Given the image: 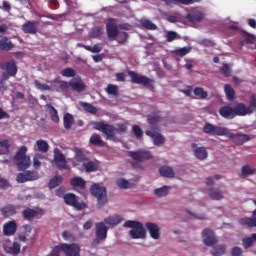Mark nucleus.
I'll use <instances>...</instances> for the list:
<instances>
[{"label": "nucleus", "mask_w": 256, "mask_h": 256, "mask_svg": "<svg viewBox=\"0 0 256 256\" xmlns=\"http://www.w3.org/2000/svg\"><path fill=\"white\" fill-rule=\"evenodd\" d=\"M0 69L4 71L0 77V91H7V88L5 87V81H9L11 77H17V62L15 60L3 62L0 64Z\"/></svg>", "instance_id": "f257e3e1"}, {"label": "nucleus", "mask_w": 256, "mask_h": 256, "mask_svg": "<svg viewBox=\"0 0 256 256\" xmlns=\"http://www.w3.org/2000/svg\"><path fill=\"white\" fill-rule=\"evenodd\" d=\"M61 252L66 256H81V246L77 243H62L52 248L50 256H61Z\"/></svg>", "instance_id": "f03ea898"}, {"label": "nucleus", "mask_w": 256, "mask_h": 256, "mask_svg": "<svg viewBox=\"0 0 256 256\" xmlns=\"http://www.w3.org/2000/svg\"><path fill=\"white\" fill-rule=\"evenodd\" d=\"M12 161H14L18 171L29 169L31 167V157L27 155V146H21L13 156Z\"/></svg>", "instance_id": "7ed1b4c3"}, {"label": "nucleus", "mask_w": 256, "mask_h": 256, "mask_svg": "<svg viewBox=\"0 0 256 256\" xmlns=\"http://www.w3.org/2000/svg\"><path fill=\"white\" fill-rule=\"evenodd\" d=\"M219 115L224 119H235L245 117V104L238 103L235 106H223L219 109Z\"/></svg>", "instance_id": "20e7f679"}, {"label": "nucleus", "mask_w": 256, "mask_h": 256, "mask_svg": "<svg viewBox=\"0 0 256 256\" xmlns=\"http://www.w3.org/2000/svg\"><path fill=\"white\" fill-rule=\"evenodd\" d=\"M123 227H128L131 229L129 231V235L131 239H145L147 237V231H145V227L143 223L135 220H127Z\"/></svg>", "instance_id": "39448f33"}, {"label": "nucleus", "mask_w": 256, "mask_h": 256, "mask_svg": "<svg viewBox=\"0 0 256 256\" xmlns=\"http://www.w3.org/2000/svg\"><path fill=\"white\" fill-rule=\"evenodd\" d=\"M90 193L97 199V208L101 209L105 203H107V189L99 184H92L90 187Z\"/></svg>", "instance_id": "423d86ee"}, {"label": "nucleus", "mask_w": 256, "mask_h": 256, "mask_svg": "<svg viewBox=\"0 0 256 256\" xmlns=\"http://www.w3.org/2000/svg\"><path fill=\"white\" fill-rule=\"evenodd\" d=\"M128 75L131 78V83H135L136 85H143V87L150 89V91L155 89V82L151 78L147 76H141L137 74V72L131 70L128 71Z\"/></svg>", "instance_id": "0eeeda50"}, {"label": "nucleus", "mask_w": 256, "mask_h": 256, "mask_svg": "<svg viewBox=\"0 0 256 256\" xmlns=\"http://www.w3.org/2000/svg\"><path fill=\"white\" fill-rule=\"evenodd\" d=\"M63 199L66 205L75 208L76 211H83V209H87V204L85 202H79L77 195L73 193L64 194Z\"/></svg>", "instance_id": "6e6552de"}, {"label": "nucleus", "mask_w": 256, "mask_h": 256, "mask_svg": "<svg viewBox=\"0 0 256 256\" xmlns=\"http://www.w3.org/2000/svg\"><path fill=\"white\" fill-rule=\"evenodd\" d=\"M94 129L96 131H100L106 135V139H113L115 134L117 133V128L115 126L104 123V122H96L94 125Z\"/></svg>", "instance_id": "1a4fd4ad"}, {"label": "nucleus", "mask_w": 256, "mask_h": 256, "mask_svg": "<svg viewBox=\"0 0 256 256\" xmlns=\"http://www.w3.org/2000/svg\"><path fill=\"white\" fill-rule=\"evenodd\" d=\"M70 185L74 191L80 195H87V181L80 176H74L70 179Z\"/></svg>", "instance_id": "9d476101"}, {"label": "nucleus", "mask_w": 256, "mask_h": 256, "mask_svg": "<svg viewBox=\"0 0 256 256\" xmlns=\"http://www.w3.org/2000/svg\"><path fill=\"white\" fill-rule=\"evenodd\" d=\"M203 133H206V135L223 137L227 135V128L217 126L211 123H206L203 127Z\"/></svg>", "instance_id": "9b49d317"}, {"label": "nucleus", "mask_w": 256, "mask_h": 256, "mask_svg": "<svg viewBox=\"0 0 256 256\" xmlns=\"http://www.w3.org/2000/svg\"><path fill=\"white\" fill-rule=\"evenodd\" d=\"M45 215V210L43 208L36 207L26 208L22 211V216L26 219V221H32V219H39Z\"/></svg>", "instance_id": "f8f14e48"}, {"label": "nucleus", "mask_w": 256, "mask_h": 256, "mask_svg": "<svg viewBox=\"0 0 256 256\" xmlns=\"http://www.w3.org/2000/svg\"><path fill=\"white\" fill-rule=\"evenodd\" d=\"M128 157H131V159L138 161L139 163H143V161H147L148 159H153V155L147 150L129 151Z\"/></svg>", "instance_id": "ddd939ff"}, {"label": "nucleus", "mask_w": 256, "mask_h": 256, "mask_svg": "<svg viewBox=\"0 0 256 256\" xmlns=\"http://www.w3.org/2000/svg\"><path fill=\"white\" fill-rule=\"evenodd\" d=\"M226 137L228 139H231L232 142H234L235 145H245V143H248V141H251V136L243 133H231L226 132Z\"/></svg>", "instance_id": "4468645a"}, {"label": "nucleus", "mask_w": 256, "mask_h": 256, "mask_svg": "<svg viewBox=\"0 0 256 256\" xmlns=\"http://www.w3.org/2000/svg\"><path fill=\"white\" fill-rule=\"evenodd\" d=\"M106 31L109 39H115L119 35V26L114 18H109L106 21Z\"/></svg>", "instance_id": "2eb2a0df"}, {"label": "nucleus", "mask_w": 256, "mask_h": 256, "mask_svg": "<svg viewBox=\"0 0 256 256\" xmlns=\"http://www.w3.org/2000/svg\"><path fill=\"white\" fill-rule=\"evenodd\" d=\"M202 238L207 247L217 245V237H215V232L209 228L203 230Z\"/></svg>", "instance_id": "dca6fc26"}, {"label": "nucleus", "mask_w": 256, "mask_h": 256, "mask_svg": "<svg viewBox=\"0 0 256 256\" xmlns=\"http://www.w3.org/2000/svg\"><path fill=\"white\" fill-rule=\"evenodd\" d=\"M54 163L60 170L67 169V160L59 148L54 149Z\"/></svg>", "instance_id": "f3484780"}, {"label": "nucleus", "mask_w": 256, "mask_h": 256, "mask_svg": "<svg viewBox=\"0 0 256 256\" xmlns=\"http://www.w3.org/2000/svg\"><path fill=\"white\" fill-rule=\"evenodd\" d=\"M145 227L148 231V233H150V237L152 239H161V233L159 232L160 229H159V226L156 224V223H153V222H147L145 224Z\"/></svg>", "instance_id": "a211bd4d"}, {"label": "nucleus", "mask_w": 256, "mask_h": 256, "mask_svg": "<svg viewBox=\"0 0 256 256\" xmlns=\"http://www.w3.org/2000/svg\"><path fill=\"white\" fill-rule=\"evenodd\" d=\"M145 133L148 137H151L153 139V143L157 147H161V145H165V137H163V135H161L159 132L147 130Z\"/></svg>", "instance_id": "6ab92c4d"}, {"label": "nucleus", "mask_w": 256, "mask_h": 256, "mask_svg": "<svg viewBox=\"0 0 256 256\" xmlns=\"http://www.w3.org/2000/svg\"><path fill=\"white\" fill-rule=\"evenodd\" d=\"M22 31L28 35L37 34V22L27 21L22 25Z\"/></svg>", "instance_id": "aec40b11"}, {"label": "nucleus", "mask_w": 256, "mask_h": 256, "mask_svg": "<svg viewBox=\"0 0 256 256\" xmlns=\"http://www.w3.org/2000/svg\"><path fill=\"white\" fill-rule=\"evenodd\" d=\"M3 233L6 237H11L14 233H17V222L10 221L4 224Z\"/></svg>", "instance_id": "412c9836"}, {"label": "nucleus", "mask_w": 256, "mask_h": 256, "mask_svg": "<svg viewBox=\"0 0 256 256\" xmlns=\"http://www.w3.org/2000/svg\"><path fill=\"white\" fill-rule=\"evenodd\" d=\"M107 231H109V228H107L104 222L96 223V237L98 239H107Z\"/></svg>", "instance_id": "4be33fe9"}, {"label": "nucleus", "mask_w": 256, "mask_h": 256, "mask_svg": "<svg viewBox=\"0 0 256 256\" xmlns=\"http://www.w3.org/2000/svg\"><path fill=\"white\" fill-rule=\"evenodd\" d=\"M166 5H193L195 3H201L203 0H161Z\"/></svg>", "instance_id": "5701e85b"}, {"label": "nucleus", "mask_w": 256, "mask_h": 256, "mask_svg": "<svg viewBox=\"0 0 256 256\" xmlns=\"http://www.w3.org/2000/svg\"><path fill=\"white\" fill-rule=\"evenodd\" d=\"M186 19L193 24L201 23V21H203V13L199 11H192L187 14Z\"/></svg>", "instance_id": "b1692460"}, {"label": "nucleus", "mask_w": 256, "mask_h": 256, "mask_svg": "<svg viewBox=\"0 0 256 256\" xmlns=\"http://www.w3.org/2000/svg\"><path fill=\"white\" fill-rule=\"evenodd\" d=\"M255 111H256V94H252L250 96L249 106H246L244 104V112H245V115H252V113H255Z\"/></svg>", "instance_id": "393cba45"}, {"label": "nucleus", "mask_w": 256, "mask_h": 256, "mask_svg": "<svg viewBox=\"0 0 256 256\" xmlns=\"http://www.w3.org/2000/svg\"><path fill=\"white\" fill-rule=\"evenodd\" d=\"M90 145H94V147H105V141L101 139V135L94 133L91 135L89 139Z\"/></svg>", "instance_id": "a878e982"}, {"label": "nucleus", "mask_w": 256, "mask_h": 256, "mask_svg": "<svg viewBox=\"0 0 256 256\" xmlns=\"http://www.w3.org/2000/svg\"><path fill=\"white\" fill-rule=\"evenodd\" d=\"M192 149H195L194 154H195V157H197V159H200V160L207 159V150L204 147L197 148V144L193 143Z\"/></svg>", "instance_id": "bb28decb"}, {"label": "nucleus", "mask_w": 256, "mask_h": 256, "mask_svg": "<svg viewBox=\"0 0 256 256\" xmlns=\"http://www.w3.org/2000/svg\"><path fill=\"white\" fill-rule=\"evenodd\" d=\"M208 195L210 197V199H212L213 201H221V199H223V191L217 189V188H210L208 190Z\"/></svg>", "instance_id": "cd10ccee"}, {"label": "nucleus", "mask_w": 256, "mask_h": 256, "mask_svg": "<svg viewBox=\"0 0 256 256\" xmlns=\"http://www.w3.org/2000/svg\"><path fill=\"white\" fill-rule=\"evenodd\" d=\"M123 221V218L121 216H110L104 219V224L110 225L111 227H117L121 222Z\"/></svg>", "instance_id": "c85d7f7f"}, {"label": "nucleus", "mask_w": 256, "mask_h": 256, "mask_svg": "<svg viewBox=\"0 0 256 256\" xmlns=\"http://www.w3.org/2000/svg\"><path fill=\"white\" fill-rule=\"evenodd\" d=\"M159 173L162 177H167L168 179H173V177H175V171L169 166H161Z\"/></svg>", "instance_id": "c756f323"}, {"label": "nucleus", "mask_w": 256, "mask_h": 256, "mask_svg": "<svg viewBox=\"0 0 256 256\" xmlns=\"http://www.w3.org/2000/svg\"><path fill=\"white\" fill-rule=\"evenodd\" d=\"M69 85L73 91H77V93H81L82 91H85V83H83V80L78 81H71L69 82Z\"/></svg>", "instance_id": "7c9ffc66"}, {"label": "nucleus", "mask_w": 256, "mask_h": 256, "mask_svg": "<svg viewBox=\"0 0 256 256\" xmlns=\"http://www.w3.org/2000/svg\"><path fill=\"white\" fill-rule=\"evenodd\" d=\"M75 123V118L70 113H66L63 116V126L64 129H71L73 127V124Z\"/></svg>", "instance_id": "2f4dec72"}, {"label": "nucleus", "mask_w": 256, "mask_h": 256, "mask_svg": "<svg viewBox=\"0 0 256 256\" xmlns=\"http://www.w3.org/2000/svg\"><path fill=\"white\" fill-rule=\"evenodd\" d=\"M14 45L11 41H9V38L7 37H1L0 38V49L2 51H11L13 49Z\"/></svg>", "instance_id": "473e14b6"}, {"label": "nucleus", "mask_w": 256, "mask_h": 256, "mask_svg": "<svg viewBox=\"0 0 256 256\" xmlns=\"http://www.w3.org/2000/svg\"><path fill=\"white\" fill-rule=\"evenodd\" d=\"M83 167L86 171V173H94L99 169V166H97V163L91 161V160H86L83 164Z\"/></svg>", "instance_id": "72a5a7b5"}, {"label": "nucleus", "mask_w": 256, "mask_h": 256, "mask_svg": "<svg viewBox=\"0 0 256 256\" xmlns=\"http://www.w3.org/2000/svg\"><path fill=\"white\" fill-rule=\"evenodd\" d=\"M5 251L10 255H19L21 253V245L18 242H14L12 246H6Z\"/></svg>", "instance_id": "f704fd0d"}, {"label": "nucleus", "mask_w": 256, "mask_h": 256, "mask_svg": "<svg viewBox=\"0 0 256 256\" xmlns=\"http://www.w3.org/2000/svg\"><path fill=\"white\" fill-rule=\"evenodd\" d=\"M1 213L4 217H11L17 214V209L14 205H8L1 209Z\"/></svg>", "instance_id": "c9c22d12"}, {"label": "nucleus", "mask_w": 256, "mask_h": 256, "mask_svg": "<svg viewBox=\"0 0 256 256\" xmlns=\"http://www.w3.org/2000/svg\"><path fill=\"white\" fill-rule=\"evenodd\" d=\"M63 183V176L57 175L50 179L48 183L49 189H55V187H59Z\"/></svg>", "instance_id": "e433bc0d"}, {"label": "nucleus", "mask_w": 256, "mask_h": 256, "mask_svg": "<svg viewBox=\"0 0 256 256\" xmlns=\"http://www.w3.org/2000/svg\"><path fill=\"white\" fill-rule=\"evenodd\" d=\"M241 35L245 43H248V45H253V43L256 42V36L254 34H251L245 30H241Z\"/></svg>", "instance_id": "4c0bfd02"}, {"label": "nucleus", "mask_w": 256, "mask_h": 256, "mask_svg": "<svg viewBox=\"0 0 256 256\" xmlns=\"http://www.w3.org/2000/svg\"><path fill=\"white\" fill-rule=\"evenodd\" d=\"M140 25H142V27L144 29H147L148 31H157V25H155V23H152L151 20L142 19L140 20Z\"/></svg>", "instance_id": "58836bf2"}, {"label": "nucleus", "mask_w": 256, "mask_h": 256, "mask_svg": "<svg viewBox=\"0 0 256 256\" xmlns=\"http://www.w3.org/2000/svg\"><path fill=\"white\" fill-rule=\"evenodd\" d=\"M169 189H171V186H162L161 188H156L154 190V195H156V197H167V195H169Z\"/></svg>", "instance_id": "ea45409f"}, {"label": "nucleus", "mask_w": 256, "mask_h": 256, "mask_svg": "<svg viewBox=\"0 0 256 256\" xmlns=\"http://www.w3.org/2000/svg\"><path fill=\"white\" fill-rule=\"evenodd\" d=\"M36 147L40 153H47L49 151V143L45 140H37Z\"/></svg>", "instance_id": "a19ab883"}, {"label": "nucleus", "mask_w": 256, "mask_h": 256, "mask_svg": "<svg viewBox=\"0 0 256 256\" xmlns=\"http://www.w3.org/2000/svg\"><path fill=\"white\" fill-rule=\"evenodd\" d=\"M80 107H83V109H84V111H86V113H91L92 115L97 114V107L93 106L90 103L80 102Z\"/></svg>", "instance_id": "79ce46f5"}, {"label": "nucleus", "mask_w": 256, "mask_h": 256, "mask_svg": "<svg viewBox=\"0 0 256 256\" xmlns=\"http://www.w3.org/2000/svg\"><path fill=\"white\" fill-rule=\"evenodd\" d=\"M0 155L9 154V149H11V144H9V140H0Z\"/></svg>", "instance_id": "37998d69"}, {"label": "nucleus", "mask_w": 256, "mask_h": 256, "mask_svg": "<svg viewBox=\"0 0 256 256\" xmlns=\"http://www.w3.org/2000/svg\"><path fill=\"white\" fill-rule=\"evenodd\" d=\"M254 241H256V233L252 234L251 237L243 238L242 245L244 249H249V247H252Z\"/></svg>", "instance_id": "c03bdc74"}, {"label": "nucleus", "mask_w": 256, "mask_h": 256, "mask_svg": "<svg viewBox=\"0 0 256 256\" xmlns=\"http://www.w3.org/2000/svg\"><path fill=\"white\" fill-rule=\"evenodd\" d=\"M75 160L78 163H82V164L87 161V156L85 155L83 150H81L79 148L75 149Z\"/></svg>", "instance_id": "a18cd8bd"}, {"label": "nucleus", "mask_w": 256, "mask_h": 256, "mask_svg": "<svg viewBox=\"0 0 256 256\" xmlns=\"http://www.w3.org/2000/svg\"><path fill=\"white\" fill-rule=\"evenodd\" d=\"M105 91L106 93H108V95H113L114 97H117V95H119V86L115 84H108L105 88Z\"/></svg>", "instance_id": "49530a36"}, {"label": "nucleus", "mask_w": 256, "mask_h": 256, "mask_svg": "<svg viewBox=\"0 0 256 256\" xmlns=\"http://www.w3.org/2000/svg\"><path fill=\"white\" fill-rule=\"evenodd\" d=\"M193 93L196 97H198V99H205L209 96V93L201 87H195Z\"/></svg>", "instance_id": "de8ad7c7"}, {"label": "nucleus", "mask_w": 256, "mask_h": 256, "mask_svg": "<svg viewBox=\"0 0 256 256\" xmlns=\"http://www.w3.org/2000/svg\"><path fill=\"white\" fill-rule=\"evenodd\" d=\"M224 91L226 93V97L228 101H233L235 99V90L231 87L230 84H226L224 87Z\"/></svg>", "instance_id": "09e8293b"}, {"label": "nucleus", "mask_w": 256, "mask_h": 256, "mask_svg": "<svg viewBox=\"0 0 256 256\" xmlns=\"http://www.w3.org/2000/svg\"><path fill=\"white\" fill-rule=\"evenodd\" d=\"M256 169L250 165H245L241 170V177H247L248 175H255Z\"/></svg>", "instance_id": "8fccbe9b"}, {"label": "nucleus", "mask_w": 256, "mask_h": 256, "mask_svg": "<svg viewBox=\"0 0 256 256\" xmlns=\"http://www.w3.org/2000/svg\"><path fill=\"white\" fill-rule=\"evenodd\" d=\"M225 245L220 244L214 246L213 250H211V255L213 256H219V255H225Z\"/></svg>", "instance_id": "3c124183"}, {"label": "nucleus", "mask_w": 256, "mask_h": 256, "mask_svg": "<svg viewBox=\"0 0 256 256\" xmlns=\"http://www.w3.org/2000/svg\"><path fill=\"white\" fill-rule=\"evenodd\" d=\"M24 174L27 181H37V179H39V173H37L36 171L28 170L24 172Z\"/></svg>", "instance_id": "603ef678"}, {"label": "nucleus", "mask_w": 256, "mask_h": 256, "mask_svg": "<svg viewBox=\"0 0 256 256\" xmlns=\"http://www.w3.org/2000/svg\"><path fill=\"white\" fill-rule=\"evenodd\" d=\"M190 52H191V47H183L175 50V54L178 57H185V55H188Z\"/></svg>", "instance_id": "864d4df0"}, {"label": "nucleus", "mask_w": 256, "mask_h": 256, "mask_svg": "<svg viewBox=\"0 0 256 256\" xmlns=\"http://www.w3.org/2000/svg\"><path fill=\"white\" fill-rule=\"evenodd\" d=\"M34 85L36 89H39V91H51V86L43 84L39 80H35Z\"/></svg>", "instance_id": "5fc2aeb1"}, {"label": "nucleus", "mask_w": 256, "mask_h": 256, "mask_svg": "<svg viewBox=\"0 0 256 256\" xmlns=\"http://www.w3.org/2000/svg\"><path fill=\"white\" fill-rule=\"evenodd\" d=\"M117 186L120 189H129L131 187V183H129V181L125 180V178H120L117 180Z\"/></svg>", "instance_id": "6e6d98bb"}, {"label": "nucleus", "mask_w": 256, "mask_h": 256, "mask_svg": "<svg viewBox=\"0 0 256 256\" xmlns=\"http://www.w3.org/2000/svg\"><path fill=\"white\" fill-rule=\"evenodd\" d=\"M62 77H75L76 72L73 68H65L61 72Z\"/></svg>", "instance_id": "4d7b16f0"}, {"label": "nucleus", "mask_w": 256, "mask_h": 256, "mask_svg": "<svg viewBox=\"0 0 256 256\" xmlns=\"http://www.w3.org/2000/svg\"><path fill=\"white\" fill-rule=\"evenodd\" d=\"M102 34H103V28L101 27L93 28L90 32V35L91 37H93V39H97V37H101Z\"/></svg>", "instance_id": "13d9d810"}, {"label": "nucleus", "mask_w": 256, "mask_h": 256, "mask_svg": "<svg viewBox=\"0 0 256 256\" xmlns=\"http://www.w3.org/2000/svg\"><path fill=\"white\" fill-rule=\"evenodd\" d=\"M161 119L162 118L159 114H152L151 116H148V123L150 125H155L156 123H159Z\"/></svg>", "instance_id": "bf43d9fd"}, {"label": "nucleus", "mask_w": 256, "mask_h": 256, "mask_svg": "<svg viewBox=\"0 0 256 256\" xmlns=\"http://www.w3.org/2000/svg\"><path fill=\"white\" fill-rule=\"evenodd\" d=\"M118 43L120 45H123L127 41V38L129 37V34L127 32H118L117 34Z\"/></svg>", "instance_id": "052dcab7"}, {"label": "nucleus", "mask_w": 256, "mask_h": 256, "mask_svg": "<svg viewBox=\"0 0 256 256\" xmlns=\"http://www.w3.org/2000/svg\"><path fill=\"white\" fill-rule=\"evenodd\" d=\"M220 74L224 77H231V68L227 64H224L220 68Z\"/></svg>", "instance_id": "680f3d73"}, {"label": "nucleus", "mask_w": 256, "mask_h": 256, "mask_svg": "<svg viewBox=\"0 0 256 256\" xmlns=\"http://www.w3.org/2000/svg\"><path fill=\"white\" fill-rule=\"evenodd\" d=\"M132 131H133L135 137H137V139H141V137H143V129H141V127H139V125H133Z\"/></svg>", "instance_id": "e2e57ef3"}, {"label": "nucleus", "mask_w": 256, "mask_h": 256, "mask_svg": "<svg viewBox=\"0 0 256 256\" xmlns=\"http://www.w3.org/2000/svg\"><path fill=\"white\" fill-rule=\"evenodd\" d=\"M62 238L64 241H75V235L69 231L62 232Z\"/></svg>", "instance_id": "0e129e2a"}, {"label": "nucleus", "mask_w": 256, "mask_h": 256, "mask_svg": "<svg viewBox=\"0 0 256 256\" xmlns=\"http://www.w3.org/2000/svg\"><path fill=\"white\" fill-rule=\"evenodd\" d=\"M17 183H27V177L25 176V172H20L16 176Z\"/></svg>", "instance_id": "69168bd1"}, {"label": "nucleus", "mask_w": 256, "mask_h": 256, "mask_svg": "<svg viewBox=\"0 0 256 256\" xmlns=\"http://www.w3.org/2000/svg\"><path fill=\"white\" fill-rule=\"evenodd\" d=\"M231 255L232 256H241L243 255V249L241 247H233L231 250Z\"/></svg>", "instance_id": "338daca9"}, {"label": "nucleus", "mask_w": 256, "mask_h": 256, "mask_svg": "<svg viewBox=\"0 0 256 256\" xmlns=\"http://www.w3.org/2000/svg\"><path fill=\"white\" fill-rule=\"evenodd\" d=\"M116 133L123 135V133H127V124H118V128H116Z\"/></svg>", "instance_id": "774afa93"}]
</instances>
